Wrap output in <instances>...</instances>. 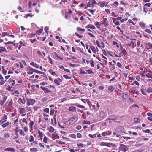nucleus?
Returning <instances> with one entry per match:
<instances>
[{
	"label": "nucleus",
	"mask_w": 152,
	"mask_h": 152,
	"mask_svg": "<svg viewBox=\"0 0 152 152\" xmlns=\"http://www.w3.org/2000/svg\"><path fill=\"white\" fill-rule=\"evenodd\" d=\"M38 134H39V136L40 137H41V138H40L41 140H42L43 136V134H42V132H41L39 130L38 131Z\"/></svg>",
	"instance_id": "b1692460"
},
{
	"label": "nucleus",
	"mask_w": 152,
	"mask_h": 152,
	"mask_svg": "<svg viewBox=\"0 0 152 152\" xmlns=\"http://www.w3.org/2000/svg\"><path fill=\"white\" fill-rule=\"evenodd\" d=\"M7 96H4L3 98V99L2 100V101L5 102V101L7 100Z\"/></svg>",
	"instance_id": "ea45409f"
},
{
	"label": "nucleus",
	"mask_w": 152,
	"mask_h": 152,
	"mask_svg": "<svg viewBox=\"0 0 152 152\" xmlns=\"http://www.w3.org/2000/svg\"><path fill=\"white\" fill-rule=\"evenodd\" d=\"M119 150L123 152H126L128 150L127 147L123 144H120L119 148Z\"/></svg>",
	"instance_id": "7ed1b4c3"
},
{
	"label": "nucleus",
	"mask_w": 152,
	"mask_h": 152,
	"mask_svg": "<svg viewBox=\"0 0 152 152\" xmlns=\"http://www.w3.org/2000/svg\"><path fill=\"white\" fill-rule=\"evenodd\" d=\"M77 107H79L80 108H81L82 109H84L85 108V107L84 106H83L82 105H80V104H78L77 105Z\"/></svg>",
	"instance_id": "680f3d73"
},
{
	"label": "nucleus",
	"mask_w": 152,
	"mask_h": 152,
	"mask_svg": "<svg viewBox=\"0 0 152 152\" xmlns=\"http://www.w3.org/2000/svg\"><path fill=\"white\" fill-rule=\"evenodd\" d=\"M121 53L124 55H125L126 54V51L125 49H122L121 50Z\"/></svg>",
	"instance_id": "c9c22d12"
},
{
	"label": "nucleus",
	"mask_w": 152,
	"mask_h": 152,
	"mask_svg": "<svg viewBox=\"0 0 152 152\" xmlns=\"http://www.w3.org/2000/svg\"><path fill=\"white\" fill-rule=\"evenodd\" d=\"M49 72L53 76H54L55 75H56V74L55 72H54L53 70L51 69H50L49 70Z\"/></svg>",
	"instance_id": "c85d7f7f"
},
{
	"label": "nucleus",
	"mask_w": 152,
	"mask_h": 152,
	"mask_svg": "<svg viewBox=\"0 0 152 152\" xmlns=\"http://www.w3.org/2000/svg\"><path fill=\"white\" fill-rule=\"evenodd\" d=\"M49 29V27H47V26H46L45 27V29H44V30L47 33H48V30Z\"/></svg>",
	"instance_id": "774afa93"
},
{
	"label": "nucleus",
	"mask_w": 152,
	"mask_h": 152,
	"mask_svg": "<svg viewBox=\"0 0 152 152\" xmlns=\"http://www.w3.org/2000/svg\"><path fill=\"white\" fill-rule=\"evenodd\" d=\"M144 51L142 53V54L144 56H146V58L147 57V53L144 52Z\"/></svg>",
	"instance_id": "6e6d98bb"
},
{
	"label": "nucleus",
	"mask_w": 152,
	"mask_h": 152,
	"mask_svg": "<svg viewBox=\"0 0 152 152\" xmlns=\"http://www.w3.org/2000/svg\"><path fill=\"white\" fill-rule=\"evenodd\" d=\"M141 91L142 92V93L144 95H146V93L145 91L143 89H141Z\"/></svg>",
	"instance_id": "37998d69"
},
{
	"label": "nucleus",
	"mask_w": 152,
	"mask_h": 152,
	"mask_svg": "<svg viewBox=\"0 0 152 152\" xmlns=\"http://www.w3.org/2000/svg\"><path fill=\"white\" fill-rule=\"evenodd\" d=\"M139 25L141 27L145 28V25L144 23L142 22H140L139 23Z\"/></svg>",
	"instance_id": "393cba45"
},
{
	"label": "nucleus",
	"mask_w": 152,
	"mask_h": 152,
	"mask_svg": "<svg viewBox=\"0 0 152 152\" xmlns=\"http://www.w3.org/2000/svg\"><path fill=\"white\" fill-rule=\"evenodd\" d=\"M54 82L58 86H59L60 84L58 80L56 79L54 80Z\"/></svg>",
	"instance_id": "4c0bfd02"
},
{
	"label": "nucleus",
	"mask_w": 152,
	"mask_h": 152,
	"mask_svg": "<svg viewBox=\"0 0 152 152\" xmlns=\"http://www.w3.org/2000/svg\"><path fill=\"white\" fill-rule=\"evenodd\" d=\"M54 111H55V110L54 109H51L50 110V115H53L54 114Z\"/></svg>",
	"instance_id": "c03bdc74"
},
{
	"label": "nucleus",
	"mask_w": 152,
	"mask_h": 152,
	"mask_svg": "<svg viewBox=\"0 0 152 152\" xmlns=\"http://www.w3.org/2000/svg\"><path fill=\"white\" fill-rule=\"evenodd\" d=\"M113 23L116 25H119V21H116V19L115 18H114L113 19Z\"/></svg>",
	"instance_id": "4be33fe9"
},
{
	"label": "nucleus",
	"mask_w": 152,
	"mask_h": 152,
	"mask_svg": "<svg viewBox=\"0 0 152 152\" xmlns=\"http://www.w3.org/2000/svg\"><path fill=\"white\" fill-rule=\"evenodd\" d=\"M47 137L46 136H45L44 137L43 141L45 143H47Z\"/></svg>",
	"instance_id": "de8ad7c7"
},
{
	"label": "nucleus",
	"mask_w": 152,
	"mask_h": 152,
	"mask_svg": "<svg viewBox=\"0 0 152 152\" xmlns=\"http://www.w3.org/2000/svg\"><path fill=\"white\" fill-rule=\"evenodd\" d=\"M86 71H87L88 72V73L89 74H90L93 73V71L91 69L86 70Z\"/></svg>",
	"instance_id": "8fccbe9b"
},
{
	"label": "nucleus",
	"mask_w": 152,
	"mask_h": 152,
	"mask_svg": "<svg viewBox=\"0 0 152 152\" xmlns=\"http://www.w3.org/2000/svg\"><path fill=\"white\" fill-rule=\"evenodd\" d=\"M77 120L78 118L76 116H74L69 120L66 122L65 124L68 125H71L74 124L77 121Z\"/></svg>",
	"instance_id": "f257e3e1"
},
{
	"label": "nucleus",
	"mask_w": 152,
	"mask_h": 152,
	"mask_svg": "<svg viewBox=\"0 0 152 152\" xmlns=\"http://www.w3.org/2000/svg\"><path fill=\"white\" fill-rule=\"evenodd\" d=\"M146 76L148 78H152V76L149 73H148L146 75Z\"/></svg>",
	"instance_id": "bf43d9fd"
},
{
	"label": "nucleus",
	"mask_w": 152,
	"mask_h": 152,
	"mask_svg": "<svg viewBox=\"0 0 152 152\" xmlns=\"http://www.w3.org/2000/svg\"><path fill=\"white\" fill-rule=\"evenodd\" d=\"M116 116L114 115H111L108 117V119L109 120H113L115 121V119Z\"/></svg>",
	"instance_id": "423d86ee"
},
{
	"label": "nucleus",
	"mask_w": 152,
	"mask_h": 152,
	"mask_svg": "<svg viewBox=\"0 0 152 152\" xmlns=\"http://www.w3.org/2000/svg\"><path fill=\"white\" fill-rule=\"evenodd\" d=\"M4 136L5 138H8L10 137V135L9 133H6L4 134Z\"/></svg>",
	"instance_id": "7c9ffc66"
},
{
	"label": "nucleus",
	"mask_w": 152,
	"mask_h": 152,
	"mask_svg": "<svg viewBox=\"0 0 152 152\" xmlns=\"http://www.w3.org/2000/svg\"><path fill=\"white\" fill-rule=\"evenodd\" d=\"M143 11L145 13H146L148 11V8H147L146 7L143 6Z\"/></svg>",
	"instance_id": "2f4dec72"
},
{
	"label": "nucleus",
	"mask_w": 152,
	"mask_h": 152,
	"mask_svg": "<svg viewBox=\"0 0 152 152\" xmlns=\"http://www.w3.org/2000/svg\"><path fill=\"white\" fill-rule=\"evenodd\" d=\"M53 54H54V55L53 56V57L55 59H56V57H57L58 58L60 59L62 61L63 60V58H61V57H60L59 56L56 52H54L53 53Z\"/></svg>",
	"instance_id": "0eeeda50"
},
{
	"label": "nucleus",
	"mask_w": 152,
	"mask_h": 152,
	"mask_svg": "<svg viewBox=\"0 0 152 152\" xmlns=\"http://www.w3.org/2000/svg\"><path fill=\"white\" fill-rule=\"evenodd\" d=\"M12 102H12V99H11V101L10 102H9V104H8V106L10 107H11L12 105Z\"/></svg>",
	"instance_id": "864d4df0"
},
{
	"label": "nucleus",
	"mask_w": 152,
	"mask_h": 152,
	"mask_svg": "<svg viewBox=\"0 0 152 152\" xmlns=\"http://www.w3.org/2000/svg\"><path fill=\"white\" fill-rule=\"evenodd\" d=\"M63 77L66 79H70L71 77H68L67 75H64Z\"/></svg>",
	"instance_id": "a19ab883"
},
{
	"label": "nucleus",
	"mask_w": 152,
	"mask_h": 152,
	"mask_svg": "<svg viewBox=\"0 0 152 152\" xmlns=\"http://www.w3.org/2000/svg\"><path fill=\"white\" fill-rule=\"evenodd\" d=\"M18 132H19L20 134V135H22L23 136H24L25 134L23 132V131L21 129H18V127L17 126L15 127V129L14 130V133L15 135L17 136H18Z\"/></svg>",
	"instance_id": "f03ea898"
},
{
	"label": "nucleus",
	"mask_w": 152,
	"mask_h": 152,
	"mask_svg": "<svg viewBox=\"0 0 152 152\" xmlns=\"http://www.w3.org/2000/svg\"><path fill=\"white\" fill-rule=\"evenodd\" d=\"M113 44L114 45H116V46L117 47H119V45H118V44L115 41H114L113 42Z\"/></svg>",
	"instance_id": "3c124183"
},
{
	"label": "nucleus",
	"mask_w": 152,
	"mask_h": 152,
	"mask_svg": "<svg viewBox=\"0 0 152 152\" xmlns=\"http://www.w3.org/2000/svg\"><path fill=\"white\" fill-rule=\"evenodd\" d=\"M91 49L92 50L94 53H95L96 52V50L94 47L93 46H91L90 47Z\"/></svg>",
	"instance_id": "a878e982"
},
{
	"label": "nucleus",
	"mask_w": 152,
	"mask_h": 152,
	"mask_svg": "<svg viewBox=\"0 0 152 152\" xmlns=\"http://www.w3.org/2000/svg\"><path fill=\"white\" fill-rule=\"evenodd\" d=\"M113 5L115 7H117L119 3L117 1H115L113 3Z\"/></svg>",
	"instance_id": "79ce46f5"
},
{
	"label": "nucleus",
	"mask_w": 152,
	"mask_h": 152,
	"mask_svg": "<svg viewBox=\"0 0 152 152\" xmlns=\"http://www.w3.org/2000/svg\"><path fill=\"white\" fill-rule=\"evenodd\" d=\"M134 120L136 123H138L139 121V120L137 118H134Z\"/></svg>",
	"instance_id": "4d7b16f0"
},
{
	"label": "nucleus",
	"mask_w": 152,
	"mask_h": 152,
	"mask_svg": "<svg viewBox=\"0 0 152 152\" xmlns=\"http://www.w3.org/2000/svg\"><path fill=\"white\" fill-rule=\"evenodd\" d=\"M151 6V4L150 3H146L143 6L145 7H150Z\"/></svg>",
	"instance_id": "5fc2aeb1"
},
{
	"label": "nucleus",
	"mask_w": 152,
	"mask_h": 152,
	"mask_svg": "<svg viewBox=\"0 0 152 152\" xmlns=\"http://www.w3.org/2000/svg\"><path fill=\"white\" fill-rule=\"evenodd\" d=\"M4 151H9L11 152H15V150L11 147H9L7 148L4 149Z\"/></svg>",
	"instance_id": "6e6552de"
},
{
	"label": "nucleus",
	"mask_w": 152,
	"mask_h": 152,
	"mask_svg": "<svg viewBox=\"0 0 152 152\" xmlns=\"http://www.w3.org/2000/svg\"><path fill=\"white\" fill-rule=\"evenodd\" d=\"M137 91L136 90V88L133 87L131 90V92L133 94H137Z\"/></svg>",
	"instance_id": "6ab92c4d"
},
{
	"label": "nucleus",
	"mask_w": 152,
	"mask_h": 152,
	"mask_svg": "<svg viewBox=\"0 0 152 152\" xmlns=\"http://www.w3.org/2000/svg\"><path fill=\"white\" fill-rule=\"evenodd\" d=\"M75 34L79 38H81L83 37V36L80 34H79L78 33H75Z\"/></svg>",
	"instance_id": "49530a36"
},
{
	"label": "nucleus",
	"mask_w": 152,
	"mask_h": 152,
	"mask_svg": "<svg viewBox=\"0 0 152 152\" xmlns=\"http://www.w3.org/2000/svg\"><path fill=\"white\" fill-rule=\"evenodd\" d=\"M111 143V145H112V146L115 148H116L118 145V144L117 143H116V144H115L112 143Z\"/></svg>",
	"instance_id": "a18cd8bd"
},
{
	"label": "nucleus",
	"mask_w": 152,
	"mask_h": 152,
	"mask_svg": "<svg viewBox=\"0 0 152 152\" xmlns=\"http://www.w3.org/2000/svg\"><path fill=\"white\" fill-rule=\"evenodd\" d=\"M89 62H90L91 66V67H93L94 66V61L92 59Z\"/></svg>",
	"instance_id": "72a5a7b5"
},
{
	"label": "nucleus",
	"mask_w": 152,
	"mask_h": 152,
	"mask_svg": "<svg viewBox=\"0 0 152 152\" xmlns=\"http://www.w3.org/2000/svg\"><path fill=\"white\" fill-rule=\"evenodd\" d=\"M118 132L120 133H123L124 132V128L122 127H119L118 128Z\"/></svg>",
	"instance_id": "f8f14e48"
},
{
	"label": "nucleus",
	"mask_w": 152,
	"mask_h": 152,
	"mask_svg": "<svg viewBox=\"0 0 152 152\" xmlns=\"http://www.w3.org/2000/svg\"><path fill=\"white\" fill-rule=\"evenodd\" d=\"M34 138L33 136L31 135L30 137L29 141L30 142H31L34 141Z\"/></svg>",
	"instance_id": "473e14b6"
},
{
	"label": "nucleus",
	"mask_w": 152,
	"mask_h": 152,
	"mask_svg": "<svg viewBox=\"0 0 152 152\" xmlns=\"http://www.w3.org/2000/svg\"><path fill=\"white\" fill-rule=\"evenodd\" d=\"M90 124V122L89 121H83V124Z\"/></svg>",
	"instance_id": "052dcab7"
},
{
	"label": "nucleus",
	"mask_w": 152,
	"mask_h": 152,
	"mask_svg": "<svg viewBox=\"0 0 152 152\" xmlns=\"http://www.w3.org/2000/svg\"><path fill=\"white\" fill-rule=\"evenodd\" d=\"M52 137L53 138H55L57 139L59 138V137L55 132H54L52 135Z\"/></svg>",
	"instance_id": "9b49d317"
},
{
	"label": "nucleus",
	"mask_w": 152,
	"mask_h": 152,
	"mask_svg": "<svg viewBox=\"0 0 152 152\" xmlns=\"http://www.w3.org/2000/svg\"><path fill=\"white\" fill-rule=\"evenodd\" d=\"M34 123L33 121H31L30 123L29 124V125L31 126V129H32V126L34 125Z\"/></svg>",
	"instance_id": "58836bf2"
},
{
	"label": "nucleus",
	"mask_w": 152,
	"mask_h": 152,
	"mask_svg": "<svg viewBox=\"0 0 152 152\" xmlns=\"http://www.w3.org/2000/svg\"><path fill=\"white\" fill-rule=\"evenodd\" d=\"M86 28H89L91 29H95V27L93 25H91V24L87 25L86 26Z\"/></svg>",
	"instance_id": "dca6fc26"
},
{
	"label": "nucleus",
	"mask_w": 152,
	"mask_h": 152,
	"mask_svg": "<svg viewBox=\"0 0 152 152\" xmlns=\"http://www.w3.org/2000/svg\"><path fill=\"white\" fill-rule=\"evenodd\" d=\"M41 89L44 91L45 92V93H47L48 92H50L51 91H50L48 88H46L44 87L41 86L40 87Z\"/></svg>",
	"instance_id": "9d476101"
},
{
	"label": "nucleus",
	"mask_w": 152,
	"mask_h": 152,
	"mask_svg": "<svg viewBox=\"0 0 152 152\" xmlns=\"http://www.w3.org/2000/svg\"><path fill=\"white\" fill-rule=\"evenodd\" d=\"M43 111L45 112L48 113L49 112V109L48 108L44 109L43 110Z\"/></svg>",
	"instance_id": "603ef678"
},
{
	"label": "nucleus",
	"mask_w": 152,
	"mask_h": 152,
	"mask_svg": "<svg viewBox=\"0 0 152 152\" xmlns=\"http://www.w3.org/2000/svg\"><path fill=\"white\" fill-rule=\"evenodd\" d=\"M19 111L21 114H23L25 112V110L23 108H19Z\"/></svg>",
	"instance_id": "2eb2a0df"
},
{
	"label": "nucleus",
	"mask_w": 152,
	"mask_h": 152,
	"mask_svg": "<svg viewBox=\"0 0 152 152\" xmlns=\"http://www.w3.org/2000/svg\"><path fill=\"white\" fill-rule=\"evenodd\" d=\"M4 52H7L5 48L3 47H0V53H1Z\"/></svg>",
	"instance_id": "ddd939ff"
},
{
	"label": "nucleus",
	"mask_w": 152,
	"mask_h": 152,
	"mask_svg": "<svg viewBox=\"0 0 152 152\" xmlns=\"http://www.w3.org/2000/svg\"><path fill=\"white\" fill-rule=\"evenodd\" d=\"M77 30L79 31H81L83 32H84L85 31V30L84 29H81L80 27H77Z\"/></svg>",
	"instance_id": "f704fd0d"
},
{
	"label": "nucleus",
	"mask_w": 152,
	"mask_h": 152,
	"mask_svg": "<svg viewBox=\"0 0 152 152\" xmlns=\"http://www.w3.org/2000/svg\"><path fill=\"white\" fill-rule=\"evenodd\" d=\"M49 131L50 132H53L54 130V128L51 126H50L49 128Z\"/></svg>",
	"instance_id": "c756f323"
},
{
	"label": "nucleus",
	"mask_w": 152,
	"mask_h": 152,
	"mask_svg": "<svg viewBox=\"0 0 152 152\" xmlns=\"http://www.w3.org/2000/svg\"><path fill=\"white\" fill-rule=\"evenodd\" d=\"M30 151L33 152H36L38 151V150L36 148H30Z\"/></svg>",
	"instance_id": "aec40b11"
},
{
	"label": "nucleus",
	"mask_w": 152,
	"mask_h": 152,
	"mask_svg": "<svg viewBox=\"0 0 152 152\" xmlns=\"http://www.w3.org/2000/svg\"><path fill=\"white\" fill-rule=\"evenodd\" d=\"M147 92L148 93L152 92V88H151V87H149L147 89Z\"/></svg>",
	"instance_id": "e433bc0d"
},
{
	"label": "nucleus",
	"mask_w": 152,
	"mask_h": 152,
	"mask_svg": "<svg viewBox=\"0 0 152 152\" xmlns=\"http://www.w3.org/2000/svg\"><path fill=\"white\" fill-rule=\"evenodd\" d=\"M98 4L101 7H103L104 6V4L102 2L98 3Z\"/></svg>",
	"instance_id": "bb28decb"
},
{
	"label": "nucleus",
	"mask_w": 152,
	"mask_h": 152,
	"mask_svg": "<svg viewBox=\"0 0 152 152\" xmlns=\"http://www.w3.org/2000/svg\"><path fill=\"white\" fill-rule=\"evenodd\" d=\"M31 70H32V71H33V72H35L36 73H39V74H42V72H41V71H38V70H36L35 69H34L33 68H31Z\"/></svg>",
	"instance_id": "f3484780"
},
{
	"label": "nucleus",
	"mask_w": 152,
	"mask_h": 152,
	"mask_svg": "<svg viewBox=\"0 0 152 152\" xmlns=\"http://www.w3.org/2000/svg\"><path fill=\"white\" fill-rule=\"evenodd\" d=\"M75 109V108L73 106H71L69 107V111L73 112Z\"/></svg>",
	"instance_id": "5701e85b"
},
{
	"label": "nucleus",
	"mask_w": 152,
	"mask_h": 152,
	"mask_svg": "<svg viewBox=\"0 0 152 152\" xmlns=\"http://www.w3.org/2000/svg\"><path fill=\"white\" fill-rule=\"evenodd\" d=\"M81 128V126L80 125H78L76 127V129L77 130L80 129Z\"/></svg>",
	"instance_id": "338daca9"
},
{
	"label": "nucleus",
	"mask_w": 152,
	"mask_h": 152,
	"mask_svg": "<svg viewBox=\"0 0 152 152\" xmlns=\"http://www.w3.org/2000/svg\"><path fill=\"white\" fill-rule=\"evenodd\" d=\"M6 81V80H1V82H0V85H3Z\"/></svg>",
	"instance_id": "69168bd1"
},
{
	"label": "nucleus",
	"mask_w": 152,
	"mask_h": 152,
	"mask_svg": "<svg viewBox=\"0 0 152 152\" xmlns=\"http://www.w3.org/2000/svg\"><path fill=\"white\" fill-rule=\"evenodd\" d=\"M10 124V123L9 122H7L6 123L2 125V126L3 128L6 127L7 126H8Z\"/></svg>",
	"instance_id": "cd10ccee"
},
{
	"label": "nucleus",
	"mask_w": 152,
	"mask_h": 152,
	"mask_svg": "<svg viewBox=\"0 0 152 152\" xmlns=\"http://www.w3.org/2000/svg\"><path fill=\"white\" fill-rule=\"evenodd\" d=\"M114 89L113 86H109L108 88V90L110 92L113 91L114 90Z\"/></svg>",
	"instance_id": "412c9836"
},
{
	"label": "nucleus",
	"mask_w": 152,
	"mask_h": 152,
	"mask_svg": "<svg viewBox=\"0 0 152 152\" xmlns=\"http://www.w3.org/2000/svg\"><path fill=\"white\" fill-rule=\"evenodd\" d=\"M30 65L37 68H38L39 67V65L37 64L34 63V62H31L30 63Z\"/></svg>",
	"instance_id": "1a4fd4ad"
},
{
	"label": "nucleus",
	"mask_w": 152,
	"mask_h": 152,
	"mask_svg": "<svg viewBox=\"0 0 152 152\" xmlns=\"http://www.w3.org/2000/svg\"><path fill=\"white\" fill-rule=\"evenodd\" d=\"M102 134L103 136H107V132H104L102 133Z\"/></svg>",
	"instance_id": "13d9d810"
},
{
	"label": "nucleus",
	"mask_w": 152,
	"mask_h": 152,
	"mask_svg": "<svg viewBox=\"0 0 152 152\" xmlns=\"http://www.w3.org/2000/svg\"><path fill=\"white\" fill-rule=\"evenodd\" d=\"M142 131L144 132L149 133L150 132V131L149 129H146V130H143Z\"/></svg>",
	"instance_id": "e2e57ef3"
},
{
	"label": "nucleus",
	"mask_w": 152,
	"mask_h": 152,
	"mask_svg": "<svg viewBox=\"0 0 152 152\" xmlns=\"http://www.w3.org/2000/svg\"><path fill=\"white\" fill-rule=\"evenodd\" d=\"M89 4L94 5L96 4L95 0H90L89 1Z\"/></svg>",
	"instance_id": "a211bd4d"
},
{
	"label": "nucleus",
	"mask_w": 152,
	"mask_h": 152,
	"mask_svg": "<svg viewBox=\"0 0 152 152\" xmlns=\"http://www.w3.org/2000/svg\"><path fill=\"white\" fill-rule=\"evenodd\" d=\"M77 136L78 138H81L82 137V135L80 133H77Z\"/></svg>",
	"instance_id": "0e129e2a"
},
{
	"label": "nucleus",
	"mask_w": 152,
	"mask_h": 152,
	"mask_svg": "<svg viewBox=\"0 0 152 152\" xmlns=\"http://www.w3.org/2000/svg\"><path fill=\"white\" fill-rule=\"evenodd\" d=\"M27 101V104L29 106L30 105H33L35 102V100L33 99L26 98Z\"/></svg>",
	"instance_id": "20e7f679"
},
{
	"label": "nucleus",
	"mask_w": 152,
	"mask_h": 152,
	"mask_svg": "<svg viewBox=\"0 0 152 152\" xmlns=\"http://www.w3.org/2000/svg\"><path fill=\"white\" fill-rule=\"evenodd\" d=\"M111 143L110 142H102L100 144L101 146H105L108 147H110L111 146Z\"/></svg>",
	"instance_id": "39448f33"
},
{
	"label": "nucleus",
	"mask_w": 152,
	"mask_h": 152,
	"mask_svg": "<svg viewBox=\"0 0 152 152\" xmlns=\"http://www.w3.org/2000/svg\"><path fill=\"white\" fill-rule=\"evenodd\" d=\"M130 43H131L132 47L133 48H134L135 47V43L133 41H131Z\"/></svg>",
	"instance_id": "09e8293b"
},
{
	"label": "nucleus",
	"mask_w": 152,
	"mask_h": 152,
	"mask_svg": "<svg viewBox=\"0 0 152 152\" xmlns=\"http://www.w3.org/2000/svg\"><path fill=\"white\" fill-rule=\"evenodd\" d=\"M99 115L101 118H103L105 116V114L103 112L101 111L99 113Z\"/></svg>",
	"instance_id": "4468645a"
}]
</instances>
